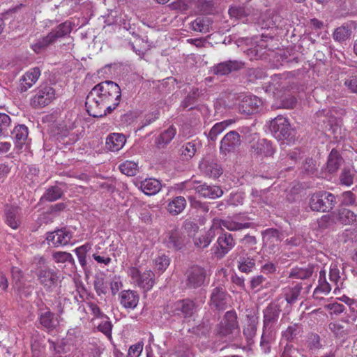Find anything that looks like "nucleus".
<instances>
[{"label": "nucleus", "instance_id": "obj_59", "mask_svg": "<svg viewBox=\"0 0 357 357\" xmlns=\"http://www.w3.org/2000/svg\"><path fill=\"white\" fill-rule=\"evenodd\" d=\"M94 289L98 296L106 294L107 292V284L102 277L97 276L93 282Z\"/></svg>", "mask_w": 357, "mask_h": 357}, {"label": "nucleus", "instance_id": "obj_46", "mask_svg": "<svg viewBox=\"0 0 357 357\" xmlns=\"http://www.w3.org/2000/svg\"><path fill=\"white\" fill-rule=\"evenodd\" d=\"M351 33L352 31L348 26L342 25L335 29L333 37L335 41L342 43L350 38Z\"/></svg>", "mask_w": 357, "mask_h": 357}, {"label": "nucleus", "instance_id": "obj_4", "mask_svg": "<svg viewBox=\"0 0 357 357\" xmlns=\"http://www.w3.org/2000/svg\"><path fill=\"white\" fill-rule=\"evenodd\" d=\"M37 321L40 326L49 331H53L59 324L56 314L42 301L37 303Z\"/></svg>", "mask_w": 357, "mask_h": 357}, {"label": "nucleus", "instance_id": "obj_37", "mask_svg": "<svg viewBox=\"0 0 357 357\" xmlns=\"http://www.w3.org/2000/svg\"><path fill=\"white\" fill-rule=\"evenodd\" d=\"M201 94L202 91L199 88L193 86L185 98L181 102V107L188 110L192 109Z\"/></svg>", "mask_w": 357, "mask_h": 357}, {"label": "nucleus", "instance_id": "obj_53", "mask_svg": "<svg viewBox=\"0 0 357 357\" xmlns=\"http://www.w3.org/2000/svg\"><path fill=\"white\" fill-rule=\"evenodd\" d=\"M250 288L256 291H259L262 288L267 287L268 282L266 278L262 275L254 276L250 280Z\"/></svg>", "mask_w": 357, "mask_h": 357}, {"label": "nucleus", "instance_id": "obj_1", "mask_svg": "<svg viewBox=\"0 0 357 357\" xmlns=\"http://www.w3.org/2000/svg\"><path fill=\"white\" fill-rule=\"evenodd\" d=\"M121 91L119 86L112 81H104L92 88L86 98L88 114L101 118L112 113L119 105Z\"/></svg>", "mask_w": 357, "mask_h": 357}, {"label": "nucleus", "instance_id": "obj_21", "mask_svg": "<svg viewBox=\"0 0 357 357\" xmlns=\"http://www.w3.org/2000/svg\"><path fill=\"white\" fill-rule=\"evenodd\" d=\"M40 70L36 67L26 72L20 80L19 90L25 92L30 89L38 79Z\"/></svg>", "mask_w": 357, "mask_h": 357}, {"label": "nucleus", "instance_id": "obj_52", "mask_svg": "<svg viewBox=\"0 0 357 357\" xmlns=\"http://www.w3.org/2000/svg\"><path fill=\"white\" fill-rule=\"evenodd\" d=\"M121 172L129 176H135L138 172L137 164L133 161H126L119 166Z\"/></svg>", "mask_w": 357, "mask_h": 357}, {"label": "nucleus", "instance_id": "obj_61", "mask_svg": "<svg viewBox=\"0 0 357 357\" xmlns=\"http://www.w3.org/2000/svg\"><path fill=\"white\" fill-rule=\"evenodd\" d=\"M154 262H155V268L157 270H158L160 271H164L169 266V263H170V259L167 256H166L165 255H162L156 257L154 260Z\"/></svg>", "mask_w": 357, "mask_h": 357}, {"label": "nucleus", "instance_id": "obj_27", "mask_svg": "<svg viewBox=\"0 0 357 357\" xmlns=\"http://www.w3.org/2000/svg\"><path fill=\"white\" fill-rule=\"evenodd\" d=\"M213 20L211 17L201 15L197 17L190 24V28L194 31L206 33L212 29Z\"/></svg>", "mask_w": 357, "mask_h": 357}, {"label": "nucleus", "instance_id": "obj_58", "mask_svg": "<svg viewBox=\"0 0 357 357\" xmlns=\"http://www.w3.org/2000/svg\"><path fill=\"white\" fill-rule=\"evenodd\" d=\"M356 198L357 196L354 191L344 192L341 195V204L344 206H354L356 203Z\"/></svg>", "mask_w": 357, "mask_h": 357}, {"label": "nucleus", "instance_id": "obj_16", "mask_svg": "<svg viewBox=\"0 0 357 357\" xmlns=\"http://www.w3.org/2000/svg\"><path fill=\"white\" fill-rule=\"evenodd\" d=\"M6 224L13 229L21 225V208L15 205L6 204L3 210Z\"/></svg>", "mask_w": 357, "mask_h": 357}, {"label": "nucleus", "instance_id": "obj_40", "mask_svg": "<svg viewBox=\"0 0 357 357\" xmlns=\"http://www.w3.org/2000/svg\"><path fill=\"white\" fill-rule=\"evenodd\" d=\"M63 195V190L57 186L53 185L49 187L40 198V201L52 202L62 197Z\"/></svg>", "mask_w": 357, "mask_h": 357}, {"label": "nucleus", "instance_id": "obj_7", "mask_svg": "<svg viewBox=\"0 0 357 357\" xmlns=\"http://www.w3.org/2000/svg\"><path fill=\"white\" fill-rule=\"evenodd\" d=\"M185 285L189 289H197L204 285L207 277L206 270L200 266H192L185 272Z\"/></svg>", "mask_w": 357, "mask_h": 357}, {"label": "nucleus", "instance_id": "obj_32", "mask_svg": "<svg viewBox=\"0 0 357 357\" xmlns=\"http://www.w3.org/2000/svg\"><path fill=\"white\" fill-rule=\"evenodd\" d=\"M126 142L125 136L120 133L110 134L106 139V146L111 151L121 149Z\"/></svg>", "mask_w": 357, "mask_h": 357}, {"label": "nucleus", "instance_id": "obj_56", "mask_svg": "<svg viewBox=\"0 0 357 357\" xmlns=\"http://www.w3.org/2000/svg\"><path fill=\"white\" fill-rule=\"evenodd\" d=\"M196 151V144L192 142L184 144L181 148V153L186 160L192 158Z\"/></svg>", "mask_w": 357, "mask_h": 357}, {"label": "nucleus", "instance_id": "obj_26", "mask_svg": "<svg viewBox=\"0 0 357 357\" xmlns=\"http://www.w3.org/2000/svg\"><path fill=\"white\" fill-rule=\"evenodd\" d=\"M228 13L231 17L241 20L251 15H257L258 10L252 8L249 5H233L229 7Z\"/></svg>", "mask_w": 357, "mask_h": 357}, {"label": "nucleus", "instance_id": "obj_31", "mask_svg": "<svg viewBox=\"0 0 357 357\" xmlns=\"http://www.w3.org/2000/svg\"><path fill=\"white\" fill-rule=\"evenodd\" d=\"M215 236V230L211 227L204 233L193 238L194 245L198 249H204L210 245Z\"/></svg>", "mask_w": 357, "mask_h": 357}, {"label": "nucleus", "instance_id": "obj_47", "mask_svg": "<svg viewBox=\"0 0 357 357\" xmlns=\"http://www.w3.org/2000/svg\"><path fill=\"white\" fill-rule=\"evenodd\" d=\"M241 243L242 244V250L244 249L246 250L247 249V252H250L252 253L256 252L257 240L255 236L246 234L241 239Z\"/></svg>", "mask_w": 357, "mask_h": 357}, {"label": "nucleus", "instance_id": "obj_20", "mask_svg": "<svg viewBox=\"0 0 357 357\" xmlns=\"http://www.w3.org/2000/svg\"><path fill=\"white\" fill-rule=\"evenodd\" d=\"M315 266L313 264H303L294 266L290 269L288 278L296 280H307L310 278L314 273Z\"/></svg>", "mask_w": 357, "mask_h": 357}, {"label": "nucleus", "instance_id": "obj_11", "mask_svg": "<svg viewBox=\"0 0 357 357\" xmlns=\"http://www.w3.org/2000/svg\"><path fill=\"white\" fill-rule=\"evenodd\" d=\"M236 242L233 235L222 231L213 246L214 254L218 258H222L234 248Z\"/></svg>", "mask_w": 357, "mask_h": 357}, {"label": "nucleus", "instance_id": "obj_50", "mask_svg": "<svg viewBox=\"0 0 357 357\" xmlns=\"http://www.w3.org/2000/svg\"><path fill=\"white\" fill-rule=\"evenodd\" d=\"M263 238L265 243H274L275 242L281 241V234L280 232L273 228L268 229L263 233Z\"/></svg>", "mask_w": 357, "mask_h": 357}, {"label": "nucleus", "instance_id": "obj_54", "mask_svg": "<svg viewBox=\"0 0 357 357\" xmlns=\"http://www.w3.org/2000/svg\"><path fill=\"white\" fill-rule=\"evenodd\" d=\"M90 245L86 243L74 250L77 256L79 262L83 268H84L86 265V253L90 250Z\"/></svg>", "mask_w": 357, "mask_h": 357}, {"label": "nucleus", "instance_id": "obj_30", "mask_svg": "<svg viewBox=\"0 0 357 357\" xmlns=\"http://www.w3.org/2000/svg\"><path fill=\"white\" fill-rule=\"evenodd\" d=\"M73 25L74 24L73 22L66 20L56 26L49 34L54 42L56 43L58 40L64 38L68 36L73 30Z\"/></svg>", "mask_w": 357, "mask_h": 357}, {"label": "nucleus", "instance_id": "obj_36", "mask_svg": "<svg viewBox=\"0 0 357 357\" xmlns=\"http://www.w3.org/2000/svg\"><path fill=\"white\" fill-rule=\"evenodd\" d=\"M342 162L343 159L338 151L335 149H332L328 158L326 170L331 174L337 172Z\"/></svg>", "mask_w": 357, "mask_h": 357}, {"label": "nucleus", "instance_id": "obj_48", "mask_svg": "<svg viewBox=\"0 0 357 357\" xmlns=\"http://www.w3.org/2000/svg\"><path fill=\"white\" fill-rule=\"evenodd\" d=\"M54 42L48 33L46 36L39 39L36 43L31 45L33 50L36 53H40L45 50L49 45L54 44Z\"/></svg>", "mask_w": 357, "mask_h": 357}, {"label": "nucleus", "instance_id": "obj_49", "mask_svg": "<svg viewBox=\"0 0 357 357\" xmlns=\"http://www.w3.org/2000/svg\"><path fill=\"white\" fill-rule=\"evenodd\" d=\"M199 11L205 15L213 14L215 11V1L213 0H202L197 3Z\"/></svg>", "mask_w": 357, "mask_h": 357}, {"label": "nucleus", "instance_id": "obj_60", "mask_svg": "<svg viewBox=\"0 0 357 357\" xmlns=\"http://www.w3.org/2000/svg\"><path fill=\"white\" fill-rule=\"evenodd\" d=\"M273 333L268 334L263 332L261 337L260 347L264 354H268L271 351V341L273 340Z\"/></svg>", "mask_w": 357, "mask_h": 357}, {"label": "nucleus", "instance_id": "obj_19", "mask_svg": "<svg viewBox=\"0 0 357 357\" xmlns=\"http://www.w3.org/2000/svg\"><path fill=\"white\" fill-rule=\"evenodd\" d=\"M227 294L225 289L220 287H215L211 294L210 305L217 310H223L227 307Z\"/></svg>", "mask_w": 357, "mask_h": 357}, {"label": "nucleus", "instance_id": "obj_39", "mask_svg": "<svg viewBox=\"0 0 357 357\" xmlns=\"http://www.w3.org/2000/svg\"><path fill=\"white\" fill-rule=\"evenodd\" d=\"M52 259L56 264H65L66 265L71 266V268H75V261L73 255L67 252L56 251L53 252Z\"/></svg>", "mask_w": 357, "mask_h": 357}, {"label": "nucleus", "instance_id": "obj_5", "mask_svg": "<svg viewBox=\"0 0 357 357\" xmlns=\"http://www.w3.org/2000/svg\"><path fill=\"white\" fill-rule=\"evenodd\" d=\"M128 274L134 282L145 291L151 290L155 284V273L151 270H146L141 273L136 267H130Z\"/></svg>", "mask_w": 357, "mask_h": 357}, {"label": "nucleus", "instance_id": "obj_44", "mask_svg": "<svg viewBox=\"0 0 357 357\" xmlns=\"http://www.w3.org/2000/svg\"><path fill=\"white\" fill-rule=\"evenodd\" d=\"M28 128L24 125H19L14 128L12 135L17 146L24 144L28 137Z\"/></svg>", "mask_w": 357, "mask_h": 357}, {"label": "nucleus", "instance_id": "obj_13", "mask_svg": "<svg viewBox=\"0 0 357 357\" xmlns=\"http://www.w3.org/2000/svg\"><path fill=\"white\" fill-rule=\"evenodd\" d=\"M241 137L238 132L232 130L227 132L220 141V152L225 155L234 152L241 145Z\"/></svg>", "mask_w": 357, "mask_h": 357}, {"label": "nucleus", "instance_id": "obj_17", "mask_svg": "<svg viewBox=\"0 0 357 357\" xmlns=\"http://www.w3.org/2000/svg\"><path fill=\"white\" fill-rule=\"evenodd\" d=\"M257 255L243 249L238 254V268L240 271L248 273L255 268Z\"/></svg>", "mask_w": 357, "mask_h": 357}, {"label": "nucleus", "instance_id": "obj_55", "mask_svg": "<svg viewBox=\"0 0 357 357\" xmlns=\"http://www.w3.org/2000/svg\"><path fill=\"white\" fill-rule=\"evenodd\" d=\"M268 20L263 27L265 29L273 28L278 26L282 21V17L276 12H271L266 14Z\"/></svg>", "mask_w": 357, "mask_h": 357}, {"label": "nucleus", "instance_id": "obj_42", "mask_svg": "<svg viewBox=\"0 0 357 357\" xmlns=\"http://www.w3.org/2000/svg\"><path fill=\"white\" fill-rule=\"evenodd\" d=\"M186 206V200L183 197L178 196L173 199L167 206V211L173 215L181 213Z\"/></svg>", "mask_w": 357, "mask_h": 357}, {"label": "nucleus", "instance_id": "obj_64", "mask_svg": "<svg viewBox=\"0 0 357 357\" xmlns=\"http://www.w3.org/2000/svg\"><path fill=\"white\" fill-rule=\"evenodd\" d=\"M344 84L351 92L357 93V75L346 78Z\"/></svg>", "mask_w": 357, "mask_h": 357}, {"label": "nucleus", "instance_id": "obj_14", "mask_svg": "<svg viewBox=\"0 0 357 357\" xmlns=\"http://www.w3.org/2000/svg\"><path fill=\"white\" fill-rule=\"evenodd\" d=\"M196 303L189 298L177 301L172 306L174 315L183 318H190L196 312Z\"/></svg>", "mask_w": 357, "mask_h": 357}, {"label": "nucleus", "instance_id": "obj_15", "mask_svg": "<svg viewBox=\"0 0 357 357\" xmlns=\"http://www.w3.org/2000/svg\"><path fill=\"white\" fill-rule=\"evenodd\" d=\"M244 67V63L238 60H228L220 62L211 68V72L215 75H227L229 73L240 70Z\"/></svg>", "mask_w": 357, "mask_h": 357}, {"label": "nucleus", "instance_id": "obj_3", "mask_svg": "<svg viewBox=\"0 0 357 357\" xmlns=\"http://www.w3.org/2000/svg\"><path fill=\"white\" fill-rule=\"evenodd\" d=\"M336 204L335 195L326 191L314 193L310 199V207L314 211H330Z\"/></svg>", "mask_w": 357, "mask_h": 357}, {"label": "nucleus", "instance_id": "obj_10", "mask_svg": "<svg viewBox=\"0 0 357 357\" xmlns=\"http://www.w3.org/2000/svg\"><path fill=\"white\" fill-rule=\"evenodd\" d=\"M280 309L275 303H270L263 311L264 327L263 332L273 333L280 314Z\"/></svg>", "mask_w": 357, "mask_h": 357}, {"label": "nucleus", "instance_id": "obj_41", "mask_svg": "<svg viewBox=\"0 0 357 357\" xmlns=\"http://www.w3.org/2000/svg\"><path fill=\"white\" fill-rule=\"evenodd\" d=\"M160 188V182L154 178L146 179L141 183V189L147 195L156 194Z\"/></svg>", "mask_w": 357, "mask_h": 357}, {"label": "nucleus", "instance_id": "obj_9", "mask_svg": "<svg viewBox=\"0 0 357 357\" xmlns=\"http://www.w3.org/2000/svg\"><path fill=\"white\" fill-rule=\"evenodd\" d=\"M238 328L236 313L232 310L227 311L221 322L216 326L215 333L220 337H224L232 334Z\"/></svg>", "mask_w": 357, "mask_h": 357}, {"label": "nucleus", "instance_id": "obj_2", "mask_svg": "<svg viewBox=\"0 0 357 357\" xmlns=\"http://www.w3.org/2000/svg\"><path fill=\"white\" fill-rule=\"evenodd\" d=\"M35 266V273L39 283L47 291H52L61 282L60 275L57 271L49 267L46 259L41 256H35L33 259Z\"/></svg>", "mask_w": 357, "mask_h": 357}, {"label": "nucleus", "instance_id": "obj_8", "mask_svg": "<svg viewBox=\"0 0 357 357\" xmlns=\"http://www.w3.org/2000/svg\"><path fill=\"white\" fill-rule=\"evenodd\" d=\"M269 128L274 137L279 141L288 139L292 132L288 120L280 115L270 121Z\"/></svg>", "mask_w": 357, "mask_h": 357}, {"label": "nucleus", "instance_id": "obj_24", "mask_svg": "<svg viewBox=\"0 0 357 357\" xmlns=\"http://www.w3.org/2000/svg\"><path fill=\"white\" fill-rule=\"evenodd\" d=\"M165 243L168 248L178 250L185 245L184 236L178 229H172L167 233Z\"/></svg>", "mask_w": 357, "mask_h": 357}, {"label": "nucleus", "instance_id": "obj_28", "mask_svg": "<svg viewBox=\"0 0 357 357\" xmlns=\"http://www.w3.org/2000/svg\"><path fill=\"white\" fill-rule=\"evenodd\" d=\"M199 168L206 176L216 178L222 174V169L215 160H204L199 165Z\"/></svg>", "mask_w": 357, "mask_h": 357}, {"label": "nucleus", "instance_id": "obj_6", "mask_svg": "<svg viewBox=\"0 0 357 357\" xmlns=\"http://www.w3.org/2000/svg\"><path fill=\"white\" fill-rule=\"evenodd\" d=\"M55 90L53 87L47 84H41L31 99V105L34 108L43 107L55 99Z\"/></svg>", "mask_w": 357, "mask_h": 357}, {"label": "nucleus", "instance_id": "obj_62", "mask_svg": "<svg viewBox=\"0 0 357 357\" xmlns=\"http://www.w3.org/2000/svg\"><path fill=\"white\" fill-rule=\"evenodd\" d=\"M316 171V161L312 158H306L302 165V172L307 174H313Z\"/></svg>", "mask_w": 357, "mask_h": 357}, {"label": "nucleus", "instance_id": "obj_33", "mask_svg": "<svg viewBox=\"0 0 357 357\" xmlns=\"http://www.w3.org/2000/svg\"><path fill=\"white\" fill-rule=\"evenodd\" d=\"M257 317L252 315L247 316V324L243 328V335L248 344H251L253 342V338L257 332Z\"/></svg>", "mask_w": 357, "mask_h": 357}, {"label": "nucleus", "instance_id": "obj_18", "mask_svg": "<svg viewBox=\"0 0 357 357\" xmlns=\"http://www.w3.org/2000/svg\"><path fill=\"white\" fill-rule=\"evenodd\" d=\"M261 105V100L255 96H245L238 105V111L243 114L250 115L257 112Z\"/></svg>", "mask_w": 357, "mask_h": 357}, {"label": "nucleus", "instance_id": "obj_43", "mask_svg": "<svg viewBox=\"0 0 357 357\" xmlns=\"http://www.w3.org/2000/svg\"><path fill=\"white\" fill-rule=\"evenodd\" d=\"M338 220L345 225L357 223V215L352 211L342 208L338 211Z\"/></svg>", "mask_w": 357, "mask_h": 357}, {"label": "nucleus", "instance_id": "obj_45", "mask_svg": "<svg viewBox=\"0 0 357 357\" xmlns=\"http://www.w3.org/2000/svg\"><path fill=\"white\" fill-rule=\"evenodd\" d=\"M50 348L54 351V357L66 356L70 351V345L64 340L57 342L56 343L52 342Z\"/></svg>", "mask_w": 357, "mask_h": 357}, {"label": "nucleus", "instance_id": "obj_23", "mask_svg": "<svg viewBox=\"0 0 357 357\" xmlns=\"http://www.w3.org/2000/svg\"><path fill=\"white\" fill-rule=\"evenodd\" d=\"M250 150L257 155L271 156L274 153L272 144L266 139L258 138L250 145Z\"/></svg>", "mask_w": 357, "mask_h": 357}, {"label": "nucleus", "instance_id": "obj_34", "mask_svg": "<svg viewBox=\"0 0 357 357\" xmlns=\"http://www.w3.org/2000/svg\"><path fill=\"white\" fill-rule=\"evenodd\" d=\"M176 134V128L174 126L169 127L155 138V145L158 149L165 148L172 140Z\"/></svg>", "mask_w": 357, "mask_h": 357}, {"label": "nucleus", "instance_id": "obj_57", "mask_svg": "<svg viewBox=\"0 0 357 357\" xmlns=\"http://www.w3.org/2000/svg\"><path fill=\"white\" fill-rule=\"evenodd\" d=\"M302 331V327L301 324H294L289 326L287 330L284 332L283 336L287 340H292L294 339Z\"/></svg>", "mask_w": 357, "mask_h": 357}, {"label": "nucleus", "instance_id": "obj_25", "mask_svg": "<svg viewBox=\"0 0 357 357\" xmlns=\"http://www.w3.org/2000/svg\"><path fill=\"white\" fill-rule=\"evenodd\" d=\"M197 193L205 198L216 199L223 195V190L218 185H208L204 183L195 187Z\"/></svg>", "mask_w": 357, "mask_h": 357}, {"label": "nucleus", "instance_id": "obj_51", "mask_svg": "<svg viewBox=\"0 0 357 357\" xmlns=\"http://www.w3.org/2000/svg\"><path fill=\"white\" fill-rule=\"evenodd\" d=\"M240 132L245 140L251 144L259 138L257 132L254 129V126H243L241 128Z\"/></svg>", "mask_w": 357, "mask_h": 357}, {"label": "nucleus", "instance_id": "obj_38", "mask_svg": "<svg viewBox=\"0 0 357 357\" xmlns=\"http://www.w3.org/2000/svg\"><path fill=\"white\" fill-rule=\"evenodd\" d=\"M234 122L235 121L234 119H227L216 123L207 135L208 139L211 142H215L217 139L218 135L222 133L226 128L231 126Z\"/></svg>", "mask_w": 357, "mask_h": 357}, {"label": "nucleus", "instance_id": "obj_12", "mask_svg": "<svg viewBox=\"0 0 357 357\" xmlns=\"http://www.w3.org/2000/svg\"><path fill=\"white\" fill-rule=\"evenodd\" d=\"M73 237L71 231L66 227L47 233L46 241L49 245L59 247L66 245Z\"/></svg>", "mask_w": 357, "mask_h": 357}, {"label": "nucleus", "instance_id": "obj_63", "mask_svg": "<svg viewBox=\"0 0 357 357\" xmlns=\"http://www.w3.org/2000/svg\"><path fill=\"white\" fill-rule=\"evenodd\" d=\"M183 228L189 236H193V238L199 230L198 225L196 222L188 220L184 221Z\"/></svg>", "mask_w": 357, "mask_h": 357}, {"label": "nucleus", "instance_id": "obj_29", "mask_svg": "<svg viewBox=\"0 0 357 357\" xmlns=\"http://www.w3.org/2000/svg\"><path fill=\"white\" fill-rule=\"evenodd\" d=\"M252 223L251 222H241L239 221V217L234 216L232 218L228 217L225 220L220 221V226L227 229L229 231H240L243 229L251 227Z\"/></svg>", "mask_w": 357, "mask_h": 357}, {"label": "nucleus", "instance_id": "obj_22", "mask_svg": "<svg viewBox=\"0 0 357 357\" xmlns=\"http://www.w3.org/2000/svg\"><path fill=\"white\" fill-rule=\"evenodd\" d=\"M121 305L126 309H135L139 302V294L132 290H123L119 293Z\"/></svg>", "mask_w": 357, "mask_h": 357}, {"label": "nucleus", "instance_id": "obj_35", "mask_svg": "<svg viewBox=\"0 0 357 357\" xmlns=\"http://www.w3.org/2000/svg\"><path fill=\"white\" fill-rule=\"evenodd\" d=\"M303 289L301 283H297L294 287H287L283 289L284 297L287 303L289 305L295 303L301 295Z\"/></svg>", "mask_w": 357, "mask_h": 357}]
</instances>
